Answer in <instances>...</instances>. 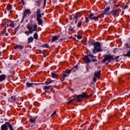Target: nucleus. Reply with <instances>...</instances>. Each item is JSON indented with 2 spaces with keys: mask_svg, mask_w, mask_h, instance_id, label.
<instances>
[{
  "mask_svg": "<svg viewBox=\"0 0 130 130\" xmlns=\"http://www.w3.org/2000/svg\"><path fill=\"white\" fill-rule=\"evenodd\" d=\"M101 76V70L99 71L98 72H95L94 77L96 78H99Z\"/></svg>",
  "mask_w": 130,
  "mask_h": 130,
  "instance_id": "nucleus-17",
  "label": "nucleus"
},
{
  "mask_svg": "<svg viewBox=\"0 0 130 130\" xmlns=\"http://www.w3.org/2000/svg\"><path fill=\"white\" fill-rule=\"evenodd\" d=\"M22 4H23V6H25V3L24 2V0H21Z\"/></svg>",
  "mask_w": 130,
  "mask_h": 130,
  "instance_id": "nucleus-46",
  "label": "nucleus"
},
{
  "mask_svg": "<svg viewBox=\"0 0 130 130\" xmlns=\"http://www.w3.org/2000/svg\"><path fill=\"white\" fill-rule=\"evenodd\" d=\"M87 55H84L83 57V60L85 61V63L89 64L91 62H96L98 61V60L96 59L97 58L96 56H94L92 54V52L89 49H86Z\"/></svg>",
  "mask_w": 130,
  "mask_h": 130,
  "instance_id": "nucleus-1",
  "label": "nucleus"
},
{
  "mask_svg": "<svg viewBox=\"0 0 130 130\" xmlns=\"http://www.w3.org/2000/svg\"><path fill=\"white\" fill-rule=\"evenodd\" d=\"M119 83H121V82H123V81L122 80H121V79L119 78L118 80Z\"/></svg>",
  "mask_w": 130,
  "mask_h": 130,
  "instance_id": "nucleus-45",
  "label": "nucleus"
},
{
  "mask_svg": "<svg viewBox=\"0 0 130 130\" xmlns=\"http://www.w3.org/2000/svg\"><path fill=\"white\" fill-rule=\"evenodd\" d=\"M86 128H87V126H85V127H84V128L82 130L86 129Z\"/></svg>",
  "mask_w": 130,
  "mask_h": 130,
  "instance_id": "nucleus-59",
  "label": "nucleus"
},
{
  "mask_svg": "<svg viewBox=\"0 0 130 130\" xmlns=\"http://www.w3.org/2000/svg\"><path fill=\"white\" fill-rule=\"evenodd\" d=\"M41 47H45L46 48H50V46L47 44H44L41 46Z\"/></svg>",
  "mask_w": 130,
  "mask_h": 130,
  "instance_id": "nucleus-28",
  "label": "nucleus"
},
{
  "mask_svg": "<svg viewBox=\"0 0 130 130\" xmlns=\"http://www.w3.org/2000/svg\"><path fill=\"white\" fill-rule=\"evenodd\" d=\"M120 56H122V55H121L117 56L114 58V55H105L104 59L102 60V62H103V63H105V62H106L107 61H109V62H111V61H113L114 60H115V62H118V58H119Z\"/></svg>",
  "mask_w": 130,
  "mask_h": 130,
  "instance_id": "nucleus-3",
  "label": "nucleus"
},
{
  "mask_svg": "<svg viewBox=\"0 0 130 130\" xmlns=\"http://www.w3.org/2000/svg\"><path fill=\"white\" fill-rule=\"evenodd\" d=\"M5 36H9V33L6 32V33L5 34Z\"/></svg>",
  "mask_w": 130,
  "mask_h": 130,
  "instance_id": "nucleus-48",
  "label": "nucleus"
},
{
  "mask_svg": "<svg viewBox=\"0 0 130 130\" xmlns=\"http://www.w3.org/2000/svg\"><path fill=\"white\" fill-rule=\"evenodd\" d=\"M81 42H82V43H84V42H87V41H86V40L81 41Z\"/></svg>",
  "mask_w": 130,
  "mask_h": 130,
  "instance_id": "nucleus-49",
  "label": "nucleus"
},
{
  "mask_svg": "<svg viewBox=\"0 0 130 130\" xmlns=\"http://www.w3.org/2000/svg\"><path fill=\"white\" fill-rule=\"evenodd\" d=\"M51 88H53V85H49L44 87V89H45V90H49L50 89H51Z\"/></svg>",
  "mask_w": 130,
  "mask_h": 130,
  "instance_id": "nucleus-25",
  "label": "nucleus"
},
{
  "mask_svg": "<svg viewBox=\"0 0 130 130\" xmlns=\"http://www.w3.org/2000/svg\"><path fill=\"white\" fill-rule=\"evenodd\" d=\"M113 5H114V6L116 4V2H113Z\"/></svg>",
  "mask_w": 130,
  "mask_h": 130,
  "instance_id": "nucleus-55",
  "label": "nucleus"
},
{
  "mask_svg": "<svg viewBox=\"0 0 130 130\" xmlns=\"http://www.w3.org/2000/svg\"><path fill=\"white\" fill-rule=\"evenodd\" d=\"M128 8V5H125L123 8V10H125V9H127Z\"/></svg>",
  "mask_w": 130,
  "mask_h": 130,
  "instance_id": "nucleus-38",
  "label": "nucleus"
},
{
  "mask_svg": "<svg viewBox=\"0 0 130 130\" xmlns=\"http://www.w3.org/2000/svg\"><path fill=\"white\" fill-rule=\"evenodd\" d=\"M25 34H26V35H27V36H29V34H30V31H25Z\"/></svg>",
  "mask_w": 130,
  "mask_h": 130,
  "instance_id": "nucleus-34",
  "label": "nucleus"
},
{
  "mask_svg": "<svg viewBox=\"0 0 130 130\" xmlns=\"http://www.w3.org/2000/svg\"><path fill=\"white\" fill-rule=\"evenodd\" d=\"M93 82H94V83L97 82V78L93 77Z\"/></svg>",
  "mask_w": 130,
  "mask_h": 130,
  "instance_id": "nucleus-41",
  "label": "nucleus"
},
{
  "mask_svg": "<svg viewBox=\"0 0 130 130\" xmlns=\"http://www.w3.org/2000/svg\"><path fill=\"white\" fill-rule=\"evenodd\" d=\"M14 21H12L9 24L10 27H11L12 28H15V24H14Z\"/></svg>",
  "mask_w": 130,
  "mask_h": 130,
  "instance_id": "nucleus-30",
  "label": "nucleus"
},
{
  "mask_svg": "<svg viewBox=\"0 0 130 130\" xmlns=\"http://www.w3.org/2000/svg\"><path fill=\"white\" fill-rule=\"evenodd\" d=\"M69 74H66L63 73V80H61V81L62 82L63 81H64V79H66V78H68L69 77H70V75H69Z\"/></svg>",
  "mask_w": 130,
  "mask_h": 130,
  "instance_id": "nucleus-26",
  "label": "nucleus"
},
{
  "mask_svg": "<svg viewBox=\"0 0 130 130\" xmlns=\"http://www.w3.org/2000/svg\"><path fill=\"white\" fill-rule=\"evenodd\" d=\"M45 83H46L45 85H49V84H51L50 81H46Z\"/></svg>",
  "mask_w": 130,
  "mask_h": 130,
  "instance_id": "nucleus-36",
  "label": "nucleus"
},
{
  "mask_svg": "<svg viewBox=\"0 0 130 130\" xmlns=\"http://www.w3.org/2000/svg\"><path fill=\"white\" fill-rule=\"evenodd\" d=\"M13 9V6L9 5L7 6L6 9L7 11H10V13H13V11H11Z\"/></svg>",
  "mask_w": 130,
  "mask_h": 130,
  "instance_id": "nucleus-23",
  "label": "nucleus"
},
{
  "mask_svg": "<svg viewBox=\"0 0 130 130\" xmlns=\"http://www.w3.org/2000/svg\"><path fill=\"white\" fill-rule=\"evenodd\" d=\"M34 85H35L36 86H37V85H38V84L33 83H29L28 82H27L26 83V86L27 88H31V87H32V86H34Z\"/></svg>",
  "mask_w": 130,
  "mask_h": 130,
  "instance_id": "nucleus-13",
  "label": "nucleus"
},
{
  "mask_svg": "<svg viewBox=\"0 0 130 130\" xmlns=\"http://www.w3.org/2000/svg\"><path fill=\"white\" fill-rule=\"evenodd\" d=\"M6 30H7V27L5 26L4 31H3V34L6 33Z\"/></svg>",
  "mask_w": 130,
  "mask_h": 130,
  "instance_id": "nucleus-42",
  "label": "nucleus"
},
{
  "mask_svg": "<svg viewBox=\"0 0 130 130\" xmlns=\"http://www.w3.org/2000/svg\"><path fill=\"white\" fill-rule=\"evenodd\" d=\"M64 73L68 75H71V74H72V69H67L66 71H64Z\"/></svg>",
  "mask_w": 130,
  "mask_h": 130,
  "instance_id": "nucleus-24",
  "label": "nucleus"
},
{
  "mask_svg": "<svg viewBox=\"0 0 130 130\" xmlns=\"http://www.w3.org/2000/svg\"><path fill=\"white\" fill-rule=\"evenodd\" d=\"M62 40H63V39H59V41H62Z\"/></svg>",
  "mask_w": 130,
  "mask_h": 130,
  "instance_id": "nucleus-57",
  "label": "nucleus"
},
{
  "mask_svg": "<svg viewBox=\"0 0 130 130\" xmlns=\"http://www.w3.org/2000/svg\"><path fill=\"white\" fill-rule=\"evenodd\" d=\"M89 45L90 46L91 45L94 46L93 49H92L93 54H96L98 52H102L103 51V49L101 48V43L99 42H92Z\"/></svg>",
  "mask_w": 130,
  "mask_h": 130,
  "instance_id": "nucleus-4",
  "label": "nucleus"
},
{
  "mask_svg": "<svg viewBox=\"0 0 130 130\" xmlns=\"http://www.w3.org/2000/svg\"><path fill=\"white\" fill-rule=\"evenodd\" d=\"M34 41V39L33 38V37H30L28 38V42L27 44H30V43H31V42H33Z\"/></svg>",
  "mask_w": 130,
  "mask_h": 130,
  "instance_id": "nucleus-22",
  "label": "nucleus"
},
{
  "mask_svg": "<svg viewBox=\"0 0 130 130\" xmlns=\"http://www.w3.org/2000/svg\"><path fill=\"white\" fill-rule=\"evenodd\" d=\"M24 48V46H22L21 45H17L15 47L14 49H20L22 50Z\"/></svg>",
  "mask_w": 130,
  "mask_h": 130,
  "instance_id": "nucleus-19",
  "label": "nucleus"
},
{
  "mask_svg": "<svg viewBox=\"0 0 130 130\" xmlns=\"http://www.w3.org/2000/svg\"><path fill=\"white\" fill-rule=\"evenodd\" d=\"M73 68L77 70H79V66L78 64L75 65Z\"/></svg>",
  "mask_w": 130,
  "mask_h": 130,
  "instance_id": "nucleus-35",
  "label": "nucleus"
},
{
  "mask_svg": "<svg viewBox=\"0 0 130 130\" xmlns=\"http://www.w3.org/2000/svg\"><path fill=\"white\" fill-rule=\"evenodd\" d=\"M2 88L0 87V91L2 90Z\"/></svg>",
  "mask_w": 130,
  "mask_h": 130,
  "instance_id": "nucleus-64",
  "label": "nucleus"
},
{
  "mask_svg": "<svg viewBox=\"0 0 130 130\" xmlns=\"http://www.w3.org/2000/svg\"><path fill=\"white\" fill-rule=\"evenodd\" d=\"M46 2L47 0H44V6H46Z\"/></svg>",
  "mask_w": 130,
  "mask_h": 130,
  "instance_id": "nucleus-40",
  "label": "nucleus"
},
{
  "mask_svg": "<svg viewBox=\"0 0 130 130\" xmlns=\"http://www.w3.org/2000/svg\"><path fill=\"white\" fill-rule=\"evenodd\" d=\"M111 62H109V61H108V62L106 63V66H108L109 63H110Z\"/></svg>",
  "mask_w": 130,
  "mask_h": 130,
  "instance_id": "nucleus-47",
  "label": "nucleus"
},
{
  "mask_svg": "<svg viewBox=\"0 0 130 130\" xmlns=\"http://www.w3.org/2000/svg\"><path fill=\"white\" fill-rule=\"evenodd\" d=\"M7 27H10V24H9V23H7Z\"/></svg>",
  "mask_w": 130,
  "mask_h": 130,
  "instance_id": "nucleus-53",
  "label": "nucleus"
},
{
  "mask_svg": "<svg viewBox=\"0 0 130 130\" xmlns=\"http://www.w3.org/2000/svg\"><path fill=\"white\" fill-rule=\"evenodd\" d=\"M59 38H60V35L54 36V37H52L51 41V43H52L53 42H55V41L58 40Z\"/></svg>",
  "mask_w": 130,
  "mask_h": 130,
  "instance_id": "nucleus-11",
  "label": "nucleus"
},
{
  "mask_svg": "<svg viewBox=\"0 0 130 130\" xmlns=\"http://www.w3.org/2000/svg\"><path fill=\"white\" fill-rule=\"evenodd\" d=\"M4 120H5V121H8V119L5 118Z\"/></svg>",
  "mask_w": 130,
  "mask_h": 130,
  "instance_id": "nucleus-56",
  "label": "nucleus"
},
{
  "mask_svg": "<svg viewBox=\"0 0 130 130\" xmlns=\"http://www.w3.org/2000/svg\"><path fill=\"white\" fill-rule=\"evenodd\" d=\"M83 38V36H80L79 35H77V39H79V40H81Z\"/></svg>",
  "mask_w": 130,
  "mask_h": 130,
  "instance_id": "nucleus-33",
  "label": "nucleus"
},
{
  "mask_svg": "<svg viewBox=\"0 0 130 130\" xmlns=\"http://www.w3.org/2000/svg\"><path fill=\"white\" fill-rule=\"evenodd\" d=\"M8 100L9 102H11L12 103H14L17 100V98L16 97V95L14 96H11L10 98L8 99Z\"/></svg>",
  "mask_w": 130,
  "mask_h": 130,
  "instance_id": "nucleus-12",
  "label": "nucleus"
},
{
  "mask_svg": "<svg viewBox=\"0 0 130 130\" xmlns=\"http://www.w3.org/2000/svg\"><path fill=\"white\" fill-rule=\"evenodd\" d=\"M120 10V9H119L112 10L110 12L108 13V16H113L114 17V16L116 15V14H117V13H118V11Z\"/></svg>",
  "mask_w": 130,
  "mask_h": 130,
  "instance_id": "nucleus-10",
  "label": "nucleus"
},
{
  "mask_svg": "<svg viewBox=\"0 0 130 130\" xmlns=\"http://www.w3.org/2000/svg\"><path fill=\"white\" fill-rule=\"evenodd\" d=\"M13 77H14V75L13 74L8 75V78H13Z\"/></svg>",
  "mask_w": 130,
  "mask_h": 130,
  "instance_id": "nucleus-37",
  "label": "nucleus"
},
{
  "mask_svg": "<svg viewBox=\"0 0 130 130\" xmlns=\"http://www.w3.org/2000/svg\"><path fill=\"white\" fill-rule=\"evenodd\" d=\"M76 36L77 37L78 36H77V35H74L75 37H76Z\"/></svg>",
  "mask_w": 130,
  "mask_h": 130,
  "instance_id": "nucleus-62",
  "label": "nucleus"
},
{
  "mask_svg": "<svg viewBox=\"0 0 130 130\" xmlns=\"http://www.w3.org/2000/svg\"><path fill=\"white\" fill-rule=\"evenodd\" d=\"M51 75L53 79H57L58 78V75L55 72H52Z\"/></svg>",
  "mask_w": 130,
  "mask_h": 130,
  "instance_id": "nucleus-16",
  "label": "nucleus"
},
{
  "mask_svg": "<svg viewBox=\"0 0 130 130\" xmlns=\"http://www.w3.org/2000/svg\"><path fill=\"white\" fill-rule=\"evenodd\" d=\"M70 28H69V31H73L74 28H75V25H74V22H71V25H70Z\"/></svg>",
  "mask_w": 130,
  "mask_h": 130,
  "instance_id": "nucleus-18",
  "label": "nucleus"
},
{
  "mask_svg": "<svg viewBox=\"0 0 130 130\" xmlns=\"http://www.w3.org/2000/svg\"><path fill=\"white\" fill-rule=\"evenodd\" d=\"M85 98H89V95L86 94V92H82V94L76 95L74 99L70 100L68 102V104H71L72 102L77 100L78 102H82V100Z\"/></svg>",
  "mask_w": 130,
  "mask_h": 130,
  "instance_id": "nucleus-5",
  "label": "nucleus"
},
{
  "mask_svg": "<svg viewBox=\"0 0 130 130\" xmlns=\"http://www.w3.org/2000/svg\"><path fill=\"white\" fill-rule=\"evenodd\" d=\"M14 130L13 128V125L10 124L9 122H5V123L1 125V130Z\"/></svg>",
  "mask_w": 130,
  "mask_h": 130,
  "instance_id": "nucleus-7",
  "label": "nucleus"
},
{
  "mask_svg": "<svg viewBox=\"0 0 130 130\" xmlns=\"http://www.w3.org/2000/svg\"><path fill=\"white\" fill-rule=\"evenodd\" d=\"M83 126H84V125H81L80 126V127H83Z\"/></svg>",
  "mask_w": 130,
  "mask_h": 130,
  "instance_id": "nucleus-60",
  "label": "nucleus"
},
{
  "mask_svg": "<svg viewBox=\"0 0 130 130\" xmlns=\"http://www.w3.org/2000/svg\"><path fill=\"white\" fill-rule=\"evenodd\" d=\"M44 57H46V55L44 53H43Z\"/></svg>",
  "mask_w": 130,
  "mask_h": 130,
  "instance_id": "nucleus-54",
  "label": "nucleus"
},
{
  "mask_svg": "<svg viewBox=\"0 0 130 130\" xmlns=\"http://www.w3.org/2000/svg\"><path fill=\"white\" fill-rule=\"evenodd\" d=\"M53 82H55V80H51V81H50V83H52Z\"/></svg>",
  "mask_w": 130,
  "mask_h": 130,
  "instance_id": "nucleus-50",
  "label": "nucleus"
},
{
  "mask_svg": "<svg viewBox=\"0 0 130 130\" xmlns=\"http://www.w3.org/2000/svg\"><path fill=\"white\" fill-rule=\"evenodd\" d=\"M19 29H20V25H19L18 26H17L15 28V30H14L15 34L17 33V31H19Z\"/></svg>",
  "mask_w": 130,
  "mask_h": 130,
  "instance_id": "nucleus-31",
  "label": "nucleus"
},
{
  "mask_svg": "<svg viewBox=\"0 0 130 130\" xmlns=\"http://www.w3.org/2000/svg\"><path fill=\"white\" fill-rule=\"evenodd\" d=\"M37 24H34L33 23H29L27 25V29L29 31L30 34H32L34 31H37Z\"/></svg>",
  "mask_w": 130,
  "mask_h": 130,
  "instance_id": "nucleus-8",
  "label": "nucleus"
},
{
  "mask_svg": "<svg viewBox=\"0 0 130 130\" xmlns=\"http://www.w3.org/2000/svg\"><path fill=\"white\" fill-rule=\"evenodd\" d=\"M6 80V75L2 74L0 75V82H3V81H5Z\"/></svg>",
  "mask_w": 130,
  "mask_h": 130,
  "instance_id": "nucleus-20",
  "label": "nucleus"
},
{
  "mask_svg": "<svg viewBox=\"0 0 130 130\" xmlns=\"http://www.w3.org/2000/svg\"><path fill=\"white\" fill-rule=\"evenodd\" d=\"M36 20L38 23V25L43 26V20L42 19V16H44V13H42L41 14V9H38L36 12Z\"/></svg>",
  "mask_w": 130,
  "mask_h": 130,
  "instance_id": "nucleus-6",
  "label": "nucleus"
},
{
  "mask_svg": "<svg viewBox=\"0 0 130 130\" xmlns=\"http://www.w3.org/2000/svg\"><path fill=\"white\" fill-rule=\"evenodd\" d=\"M82 23H83V21L80 20L79 21V22L78 23V28H80V27L82 26Z\"/></svg>",
  "mask_w": 130,
  "mask_h": 130,
  "instance_id": "nucleus-29",
  "label": "nucleus"
},
{
  "mask_svg": "<svg viewBox=\"0 0 130 130\" xmlns=\"http://www.w3.org/2000/svg\"><path fill=\"white\" fill-rule=\"evenodd\" d=\"M56 3H57V1H56V0H53V4H56Z\"/></svg>",
  "mask_w": 130,
  "mask_h": 130,
  "instance_id": "nucleus-43",
  "label": "nucleus"
},
{
  "mask_svg": "<svg viewBox=\"0 0 130 130\" xmlns=\"http://www.w3.org/2000/svg\"><path fill=\"white\" fill-rule=\"evenodd\" d=\"M46 93H49L50 92V91L49 90H45Z\"/></svg>",
  "mask_w": 130,
  "mask_h": 130,
  "instance_id": "nucleus-52",
  "label": "nucleus"
},
{
  "mask_svg": "<svg viewBox=\"0 0 130 130\" xmlns=\"http://www.w3.org/2000/svg\"><path fill=\"white\" fill-rule=\"evenodd\" d=\"M32 12L30 9H25L24 12L23 13V16L21 21H20V23H23L24 22V19L27 17V15H31Z\"/></svg>",
  "mask_w": 130,
  "mask_h": 130,
  "instance_id": "nucleus-9",
  "label": "nucleus"
},
{
  "mask_svg": "<svg viewBox=\"0 0 130 130\" xmlns=\"http://www.w3.org/2000/svg\"><path fill=\"white\" fill-rule=\"evenodd\" d=\"M2 70H0V74H2Z\"/></svg>",
  "mask_w": 130,
  "mask_h": 130,
  "instance_id": "nucleus-63",
  "label": "nucleus"
},
{
  "mask_svg": "<svg viewBox=\"0 0 130 130\" xmlns=\"http://www.w3.org/2000/svg\"><path fill=\"white\" fill-rule=\"evenodd\" d=\"M2 56V51H0V57Z\"/></svg>",
  "mask_w": 130,
  "mask_h": 130,
  "instance_id": "nucleus-58",
  "label": "nucleus"
},
{
  "mask_svg": "<svg viewBox=\"0 0 130 130\" xmlns=\"http://www.w3.org/2000/svg\"><path fill=\"white\" fill-rule=\"evenodd\" d=\"M109 11H110V6L105 8V10L103 11V14H105V15H108V12H109Z\"/></svg>",
  "mask_w": 130,
  "mask_h": 130,
  "instance_id": "nucleus-14",
  "label": "nucleus"
},
{
  "mask_svg": "<svg viewBox=\"0 0 130 130\" xmlns=\"http://www.w3.org/2000/svg\"><path fill=\"white\" fill-rule=\"evenodd\" d=\"M37 4H38V7H41V0H39L36 2Z\"/></svg>",
  "mask_w": 130,
  "mask_h": 130,
  "instance_id": "nucleus-32",
  "label": "nucleus"
},
{
  "mask_svg": "<svg viewBox=\"0 0 130 130\" xmlns=\"http://www.w3.org/2000/svg\"><path fill=\"white\" fill-rule=\"evenodd\" d=\"M105 15V14H103V11H102V14L99 15L98 16H95V13H92V12L90 11V14L88 16L85 18V22L87 24H89L90 20L98 22L99 21V18H103Z\"/></svg>",
  "mask_w": 130,
  "mask_h": 130,
  "instance_id": "nucleus-2",
  "label": "nucleus"
},
{
  "mask_svg": "<svg viewBox=\"0 0 130 130\" xmlns=\"http://www.w3.org/2000/svg\"><path fill=\"white\" fill-rule=\"evenodd\" d=\"M36 84H38L37 85H45V83H36Z\"/></svg>",
  "mask_w": 130,
  "mask_h": 130,
  "instance_id": "nucleus-44",
  "label": "nucleus"
},
{
  "mask_svg": "<svg viewBox=\"0 0 130 130\" xmlns=\"http://www.w3.org/2000/svg\"><path fill=\"white\" fill-rule=\"evenodd\" d=\"M72 16H74L73 17V21H74L75 24H77V22H78V18L79 17V15L78 14H73Z\"/></svg>",
  "mask_w": 130,
  "mask_h": 130,
  "instance_id": "nucleus-15",
  "label": "nucleus"
},
{
  "mask_svg": "<svg viewBox=\"0 0 130 130\" xmlns=\"http://www.w3.org/2000/svg\"><path fill=\"white\" fill-rule=\"evenodd\" d=\"M73 39H74V40H75L76 41H77V39H76V38H74Z\"/></svg>",
  "mask_w": 130,
  "mask_h": 130,
  "instance_id": "nucleus-61",
  "label": "nucleus"
},
{
  "mask_svg": "<svg viewBox=\"0 0 130 130\" xmlns=\"http://www.w3.org/2000/svg\"><path fill=\"white\" fill-rule=\"evenodd\" d=\"M34 38L36 40H38V34H37V32H35V34H34Z\"/></svg>",
  "mask_w": 130,
  "mask_h": 130,
  "instance_id": "nucleus-27",
  "label": "nucleus"
},
{
  "mask_svg": "<svg viewBox=\"0 0 130 130\" xmlns=\"http://www.w3.org/2000/svg\"><path fill=\"white\" fill-rule=\"evenodd\" d=\"M36 118H37V116L31 118L30 119H29V121H30L31 123H35Z\"/></svg>",
  "mask_w": 130,
  "mask_h": 130,
  "instance_id": "nucleus-21",
  "label": "nucleus"
},
{
  "mask_svg": "<svg viewBox=\"0 0 130 130\" xmlns=\"http://www.w3.org/2000/svg\"><path fill=\"white\" fill-rule=\"evenodd\" d=\"M115 7H116V8H118L119 7V5H115Z\"/></svg>",
  "mask_w": 130,
  "mask_h": 130,
  "instance_id": "nucleus-51",
  "label": "nucleus"
},
{
  "mask_svg": "<svg viewBox=\"0 0 130 130\" xmlns=\"http://www.w3.org/2000/svg\"><path fill=\"white\" fill-rule=\"evenodd\" d=\"M55 114H56V111L53 112V113L51 115V116H53V115H55Z\"/></svg>",
  "mask_w": 130,
  "mask_h": 130,
  "instance_id": "nucleus-39",
  "label": "nucleus"
}]
</instances>
